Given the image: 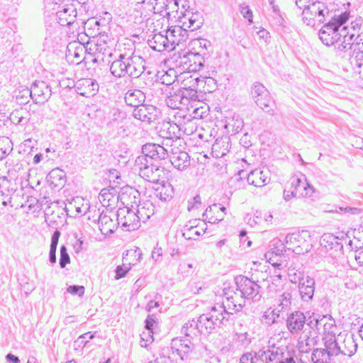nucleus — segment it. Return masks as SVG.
I'll use <instances>...</instances> for the list:
<instances>
[{"label": "nucleus", "instance_id": "nucleus-59", "mask_svg": "<svg viewBox=\"0 0 363 363\" xmlns=\"http://www.w3.org/2000/svg\"><path fill=\"white\" fill-rule=\"evenodd\" d=\"M306 180L303 181L300 178L296 177H293L291 179V187L294 188V191L295 192H296L298 194H299L300 191L301 190V189H299V186H302V187H303L304 186V184H306Z\"/></svg>", "mask_w": 363, "mask_h": 363}, {"label": "nucleus", "instance_id": "nucleus-30", "mask_svg": "<svg viewBox=\"0 0 363 363\" xmlns=\"http://www.w3.org/2000/svg\"><path fill=\"white\" fill-rule=\"evenodd\" d=\"M58 23L62 26H69L72 24L77 17V10L73 6H67L66 8L57 12Z\"/></svg>", "mask_w": 363, "mask_h": 363}, {"label": "nucleus", "instance_id": "nucleus-15", "mask_svg": "<svg viewBox=\"0 0 363 363\" xmlns=\"http://www.w3.org/2000/svg\"><path fill=\"white\" fill-rule=\"evenodd\" d=\"M307 320L303 313L299 311L291 313L286 319L288 330L292 335L298 334L303 330L305 324L307 325Z\"/></svg>", "mask_w": 363, "mask_h": 363}, {"label": "nucleus", "instance_id": "nucleus-34", "mask_svg": "<svg viewBox=\"0 0 363 363\" xmlns=\"http://www.w3.org/2000/svg\"><path fill=\"white\" fill-rule=\"evenodd\" d=\"M196 322L201 334L204 335L210 334L216 327H218V324H214V320L210 317L208 313L201 315Z\"/></svg>", "mask_w": 363, "mask_h": 363}, {"label": "nucleus", "instance_id": "nucleus-11", "mask_svg": "<svg viewBox=\"0 0 363 363\" xmlns=\"http://www.w3.org/2000/svg\"><path fill=\"white\" fill-rule=\"evenodd\" d=\"M320 242L330 257L337 258L342 255L343 245L338 237L330 233H325L322 235Z\"/></svg>", "mask_w": 363, "mask_h": 363}, {"label": "nucleus", "instance_id": "nucleus-21", "mask_svg": "<svg viewBox=\"0 0 363 363\" xmlns=\"http://www.w3.org/2000/svg\"><path fill=\"white\" fill-rule=\"evenodd\" d=\"M328 342V339H324L325 348H317L313 351L311 359L313 363H335V357L333 352H330Z\"/></svg>", "mask_w": 363, "mask_h": 363}, {"label": "nucleus", "instance_id": "nucleus-7", "mask_svg": "<svg viewBox=\"0 0 363 363\" xmlns=\"http://www.w3.org/2000/svg\"><path fill=\"white\" fill-rule=\"evenodd\" d=\"M329 349L333 352L335 357L339 355L351 357L355 354L357 350V343L352 335H339L336 338L330 336L328 339Z\"/></svg>", "mask_w": 363, "mask_h": 363}, {"label": "nucleus", "instance_id": "nucleus-18", "mask_svg": "<svg viewBox=\"0 0 363 363\" xmlns=\"http://www.w3.org/2000/svg\"><path fill=\"white\" fill-rule=\"evenodd\" d=\"M167 106L172 109H178L177 113H184L187 115L189 111V106H187L186 99H184L183 94H181L179 90L170 94L165 100Z\"/></svg>", "mask_w": 363, "mask_h": 363}, {"label": "nucleus", "instance_id": "nucleus-19", "mask_svg": "<svg viewBox=\"0 0 363 363\" xmlns=\"http://www.w3.org/2000/svg\"><path fill=\"white\" fill-rule=\"evenodd\" d=\"M147 43L153 50L157 52L173 50V46L169 43L167 33L163 35L161 33H158L150 35Z\"/></svg>", "mask_w": 363, "mask_h": 363}, {"label": "nucleus", "instance_id": "nucleus-51", "mask_svg": "<svg viewBox=\"0 0 363 363\" xmlns=\"http://www.w3.org/2000/svg\"><path fill=\"white\" fill-rule=\"evenodd\" d=\"M135 264V263L129 262L128 264H123V265L118 266L115 271L116 272L115 279L116 280H118V279L125 277V275L127 274V273L129 272V270L131 268L130 265L131 264L134 265Z\"/></svg>", "mask_w": 363, "mask_h": 363}, {"label": "nucleus", "instance_id": "nucleus-41", "mask_svg": "<svg viewBox=\"0 0 363 363\" xmlns=\"http://www.w3.org/2000/svg\"><path fill=\"white\" fill-rule=\"evenodd\" d=\"M174 190L170 184H164L157 189V197L162 201H170L173 197Z\"/></svg>", "mask_w": 363, "mask_h": 363}, {"label": "nucleus", "instance_id": "nucleus-31", "mask_svg": "<svg viewBox=\"0 0 363 363\" xmlns=\"http://www.w3.org/2000/svg\"><path fill=\"white\" fill-rule=\"evenodd\" d=\"M145 98V94L140 89H129L124 96L126 104L134 108L143 105Z\"/></svg>", "mask_w": 363, "mask_h": 363}, {"label": "nucleus", "instance_id": "nucleus-57", "mask_svg": "<svg viewBox=\"0 0 363 363\" xmlns=\"http://www.w3.org/2000/svg\"><path fill=\"white\" fill-rule=\"evenodd\" d=\"M291 296L289 292H284L279 298V306H281V309L287 308L291 305Z\"/></svg>", "mask_w": 363, "mask_h": 363}, {"label": "nucleus", "instance_id": "nucleus-29", "mask_svg": "<svg viewBox=\"0 0 363 363\" xmlns=\"http://www.w3.org/2000/svg\"><path fill=\"white\" fill-rule=\"evenodd\" d=\"M351 63L358 67L363 66V33L356 37L352 53L350 52Z\"/></svg>", "mask_w": 363, "mask_h": 363}, {"label": "nucleus", "instance_id": "nucleus-16", "mask_svg": "<svg viewBox=\"0 0 363 363\" xmlns=\"http://www.w3.org/2000/svg\"><path fill=\"white\" fill-rule=\"evenodd\" d=\"M194 348V341L187 337L176 338L172 340V349L174 350L173 353L176 352L182 360L186 359Z\"/></svg>", "mask_w": 363, "mask_h": 363}, {"label": "nucleus", "instance_id": "nucleus-43", "mask_svg": "<svg viewBox=\"0 0 363 363\" xmlns=\"http://www.w3.org/2000/svg\"><path fill=\"white\" fill-rule=\"evenodd\" d=\"M181 94H183L184 99L187 101V106H189V111L191 112V108H194V104L198 98L197 89H179Z\"/></svg>", "mask_w": 363, "mask_h": 363}, {"label": "nucleus", "instance_id": "nucleus-54", "mask_svg": "<svg viewBox=\"0 0 363 363\" xmlns=\"http://www.w3.org/2000/svg\"><path fill=\"white\" fill-rule=\"evenodd\" d=\"M191 61H194V67H196V71H199L204 66V59L199 53L189 52Z\"/></svg>", "mask_w": 363, "mask_h": 363}, {"label": "nucleus", "instance_id": "nucleus-14", "mask_svg": "<svg viewBox=\"0 0 363 363\" xmlns=\"http://www.w3.org/2000/svg\"><path fill=\"white\" fill-rule=\"evenodd\" d=\"M30 94L36 103L43 104L50 99L51 89L45 82L35 81L31 86Z\"/></svg>", "mask_w": 363, "mask_h": 363}, {"label": "nucleus", "instance_id": "nucleus-28", "mask_svg": "<svg viewBox=\"0 0 363 363\" xmlns=\"http://www.w3.org/2000/svg\"><path fill=\"white\" fill-rule=\"evenodd\" d=\"M315 280L306 276V280L298 284V291L302 301L308 302L312 300L314 295Z\"/></svg>", "mask_w": 363, "mask_h": 363}, {"label": "nucleus", "instance_id": "nucleus-4", "mask_svg": "<svg viewBox=\"0 0 363 363\" xmlns=\"http://www.w3.org/2000/svg\"><path fill=\"white\" fill-rule=\"evenodd\" d=\"M319 37L323 44L328 46L335 45L338 51L347 52L354 49L357 36L350 34L345 26L338 30L335 26L330 24L323 26L319 31Z\"/></svg>", "mask_w": 363, "mask_h": 363}, {"label": "nucleus", "instance_id": "nucleus-3", "mask_svg": "<svg viewBox=\"0 0 363 363\" xmlns=\"http://www.w3.org/2000/svg\"><path fill=\"white\" fill-rule=\"evenodd\" d=\"M145 69V60L140 55L131 52L120 53L110 66V72L117 78L130 77L138 78Z\"/></svg>", "mask_w": 363, "mask_h": 363}, {"label": "nucleus", "instance_id": "nucleus-26", "mask_svg": "<svg viewBox=\"0 0 363 363\" xmlns=\"http://www.w3.org/2000/svg\"><path fill=\"white\" fill-rule=\"evenodd\" d=\"M282 354V349L276 347L274 345L264 347L257 353L259 359L264 363H269L274 360L279 359V356Z\"/></svg>", "mask_w": 363, "mask_h": 363}, {"label": "nucleus", "instance_id": "nucleus-47", "mask_svg": "<svg viewBox=\"0 0 363 363\" xmlns=\"http://www.w3.org/2000/svg\"><path fill=\"white\" fill-rule=\"evenodd\" d=\"M269 91L266 89V87L259 82L254 83L253 86L251 89V94L256 102V99L262 98L264 96H267L269 94Z\"/></svg>", "mask_w": 363, "mask_h": 363}, {"label": "nucleus", "instance_id": "nucleus-38", "mask_svg": "<svg viewBox=\"0 0 363 363\" xmlns=\"http://www.w3.org/2000/svg\"><path fill=\"white\" fill-rule=\"evenodd\" d=\"M28 111L23 108L16 109L10 114V121L16 125H25L28 123L29 118Z\"/></svg>", "mask_w": 363, "mask_h": 363}, {"label": "nucleus", "instance_id": "nucleus-27", "mask_svg": "<svg viewBox=\"0 0 363 363\" xmlns=\"http://www.w3.org/2000/svg\"><path fill=\"white\" fill-rule=\"evenodd\" d=\"M140 194L135 188L127 186L122 189L120 192V200L125 205H130L133 208V205H138L140 202Z\"/></svg>", "mask_w": 363, "mask_h": 363}, {"label": "nucleus", "instance_id": "nucleus-61", "mask_svg": "<svg viewBox=\"0 0 363 363\" xmlns=\"http://www.w3.org/2000/svg\"><path fill=\"white\" fill-rule=\"evenodd\" d=\"M225 143L223 140H218L216 142L212 147L213 152H215L216 157H221L226 154L227 148H224L223 150H220V146L221 144Z\"/></svg>", "mask_w": 363, "mask_h": 363}, {"label": "nucleus", "instance_id": "nucleus-35", "mask_svg": "<svg viewBox=\"0 0 363 363\" xmlns=\"http://www.w3.org/2000/svg\"><path fill=\"white\" fill-rule=\"evenodd\" d=\"M322 333L325 336L324 339H330V336L335 337V320L330 315H324Z\"/></svg>", "mask_w": 363, "mask_h": 363}, {"label": "nucleus", "instance_id": "nucleus-32", "mask_svg": "<svg viewBox=\"0 0 363 363\" xmlns=\"http://www.w3.org/2000/svg\"><path fill=\"white\" fill-rule=\"evenodd\" d=\"M181 333L187 337L189 340L194 341L195 342L199 340V337L201 334L199 329V325L195 320H189L182 327Z\"/></svg>", "mask_w": 363, "mask_h": 363}, {"label": "nucleus", "instance_id": "nucleus-45", "mask_svg": "<svg viewBox=\"0 0 363 363\" xmlns=\"http://www.w3.org/2000/svg\"><path fill=\"white\" fill-rule=\"evenodd\" d=\"M60 236V232L57 230H56L51 238V243H50V252H49V261L54 264L56 262V250L59 241V238Z\"/></svg>", "mask_w": 363, "mask_h": 363}, {"label": "nucleus", "instance_id": "nucleus-63", "mask_svg": "<svg viewBox=\"0 0 363 363\" xmlns=\"http://www.w3.org/2000/svg\"><path fill=\"white\" fill-rule=\"evenodd\" d=\"M259 359L257 353L247 352L240 357V363H254V359Z\"/></svg>", "mask_w": 363, "mask_h": 363}, {"label": "nucleus", "instance_id": "nucleus-33", "mask_svg": "<svg viewBox=\"0 0 363 363\" xmlns=\"http://www.w3.org/2000/svg\"><path fill=\"white\" fill-rule=\"evenodd\" d=\"M136 213L140 222L145 223L155 213V206L150 201H145L137 206Z\"/></svg>", "mask_w": 363, "mask_h": 363}, {"label": "nucleus", "instance_id": "nucleus-50", "mask_svg": "<svg viewBox=\"0 0 363 363\" xmlns=\"http://www.w3.org/2000/svg\"><path fill=\"white\" fill-rule=\"evenodd\" d=\"M192 111L189 114V117L186 116V118H203L207 116L208 108L205 106H201L199 107H196L195 104H194V108H191Z\"/></svg>", "mask_w": 363, "mask_h": 363}, {"label": "nucleus", "instance_id": "nucleus-22", "mask_svg": "<svg viewBox=\"0 0 363 363\" xmlns=\"http://www.w3.org/2000/svg\"><path fill=\"white\" fill-rule=\"evenodd\" d=\"M156 108L152 105H140L134 108L133 116L141 121L150 123L156 119Z\"/></svg>", "mask_w": 363, "mask_h": 363}, {"label": "nucleus", "instance_id": "nucleus-5", "mask_svg": "<svg viewBox=\"0 0 363 363\" xmlns=\"http://www.w3.org/2000/svg\"><path fill=\"white\" fill-rule=\"evenodd\" d=\"M277 245V255L282 253L285 248L291 250L297 255L308 252L311 247V234L308 230H302L288 234L284 240V243L278 240L275 241Z\"/></svg>", "mask_w": 363, "mask_h": 363}, {"label": "nucleus", "instance_id": "nucleus-48", "mask_svg": "<svg viewBox=\"0 0 363 363\" xmlns=\"http://www.w3.org/2000/svg\"><path fill=\"white\" fill-rule=\"evenodd\" d=\"M288 276L289 281L293 284H300L302 281L306 280V277L303 272L293 269H289L288 270Z\"/></svg>", "mask_w": 363, "mask_h": 363}, {"label": "nucleus", "instance_id": "nucleus-23", "mask_svg": "<svg viewBox=\"0 0 363 363\" xmlns=\"http://www.w3.org/2000/svg\"><path fill=\"white\" fill-rule=\"evenodd\" d=\"M249 184L256 187H262L270 182L269 172L267 169H255L252 170L247 177Z\"/></svg>", "mask_w": 363, "mask_h": 363}, {"label": "nucleus", "instance_id": "nucleus-40", "mask_svg": "<svg viewBox=\"0 0 363 363\" xmlns=\"http://www.w3.org/2000/svg\"><path fill=\"white\" fill-rule=\"evenodd\" d=\"M182 79L181 86L182 89L198 88L199 82H200L199 77H194L190 73L184 72L182 75L179 76L177 81L179 82Z\"/></svg>", "mask_w": 363, "mask_h": 363}, {"label": "nucleus", "instance_id": "nucleus-60", "mask_svg": "<svg viewBox=\"0 0 363 363\" xmlns=\"http://www.w3.org/2000/svg\"><path fill=\"white\" fill-rule=\"evenodd\" d=\"M67 291L72 295H78L79 296H83L84 294V287L83 286H69L67 289Z\"/></svg>", "mask_w": 363, "mask_h": 363}, {"label": "nucleus", "instance_id": "nucleus-20", "mask_svg": "<svg viewBox=\"0 0 363 363\" xmlns=\"http://www.w3.org/2000/svg\"><path fill=\"white\" fill-rule=\"evenodd\" d=\"M180 22L182 23V27L191 31L199 29L203 24V18L201 13L198 11L192 12L187 11L180 18Z\"/></svg>", "mask_w": 363, "mask_h": 363}, {"label": "nucleus", "instance_id": "nucleus-9", "mask_svg": "<svg viewBox=\"0 0 363 363\" xmlns=\"http://www.w3.org/2000/svg\"><path fill=\"white\" fill-rule=\"evenodd\" d=\"M117 219L123 230L126 231L135 230L140 226V220L136 211L128 206L119 208L117 211Z\"/></svg>", "mask_w": 363, "mask_h": 363}, {"label": "nucleus", "instance_id": "nucleus-8", "mask_svg": "<svg viewBox=\"0 0 363 363\" xmlns=\"http://www.w3.org/2000/svg\"><path fill=\"white\" fill-rule=\"evenodd\" d=\"M331 12L328 6L323 2L312 1L311 5L303 11V21L307 25H314L315 21L323 23L325 16H330Z\"/></svg>", "mask_w": 363, "mask_h": 363}, {"label": "nucleus", "instance_id": "nucleus-37", "mask_svg": "<svg viewBox=\"0 0 363 363\" xmlns=\"http://www.w3.org/2000/svg\"><path fill=\"white\" fill-rule=\"evenodd\" d=\"M324 315H318L313 313L308 320L307 325L311 328V332L314 334H321L323 330Z\"/></svg>", "mask_w": 363, "mask_h": 363}, {"label": "nucleus", "instance_id": "nucleus-52", "mask_svg": "<svg viewBox=\"0 0 363 363\" xmlns=\"http://www.w3.org/2000/svg\"><path fill=\"white\" fill-rule=\"evenodd\" d=\"M140 346L142 347H147L154 340L152 330H147V332H143L140 335Z\"/></svg>", "mask_w": 363, "mask_h": 363}, {"label": "nucleus", "instance_id": "nucleus-46", "mask_svg": "<svg viewBox=\"0 0 363 363\" xmlns=\"http://www.w3.org/2000/svg\"><path fill=\"white\" fill-rule=\"evenodd\" d=\"M332 18L328 23L325 25L333 24L336 26V29L340 30V29L344 26L343 24L348 20L349 13L347 12L342 13L339 15H334L329 16Z\"/></svg>", "mask_w": 363, "mask_h": 363}, {"label": "nucleus", "instance_id": "nucleus-53", "mask_svg": "<svg viewBox=\"0 0 363 363\" xmlns=\"http://www.w3.org/2000/svg\"><path fill=\"white\" fill-rule=\"evenodd\" d=\"M176 78L177 79L179 77L175 74V71L174 69H170L162 76L161 80L162 84L171 85L174 82Z\"/></svg>", "mask_w": 363, "mask_h": 363}, {"label": "nucleus", "instance_id": "nucleus-24", "mask_svg": "<svg viewBox=\"0 0 363 363\" xmlns=\"http://www.w3.org/2000/svg\"><path fill=\"white\" fill-rule=\"evenodd\" d=\"M99 200L103 206L113 208L120 200V193L115 188H105L100 191Z\"/></svg>", "mask_w": 363, "mask_h": 363}, {"label": "nucleus", "instance_id": "nucleus-62", "mask_svg": "<svg viewBox=\"0 0 363 363\" xmlns=\"http://www.w3.org/2000/svg\"><path fill=\"white\" fill-rule=\"evenodd\" d=\"M314 193V189L308 183L306 182L298 194L303 197H311Z\"/></svg>", "mask_w": 363, "mask_h": 363}, {"label": "nucleus", "instance_id": "nucleus-64", "mask_svg": "<svg viewBox=\"0 0 363 363\" xmlns=\"http://www.w3.org/2000/svg\"><path fill=\"white\" fill-rule=\"evenodd\" d=\"M262 320L267 325H270L275 321L272 311H266L262 317Z\"/></svg>", "mask_w": 363, "mask_h": 363}, {"label": "nucleus", "instance_id": "nucleus-13", "mask_svg": "<svg viewBox=\"0 0 363 363\" xmlns=\"http://www.w3.org/2000/svg\"><path fill=\"white\" fill-rule=\"evenodd\" d=\"M99 227L102 234L110 235L114 233L115 230L119 225L117 219V213L102 212L99 218Z\"/></svg>", "mask_w": 363, "mask_h": 363}, {"label": "nucleus", "instance_id": "nucleus-49", "mask_svg": "<svg viewBox=\"0 0 363 363\" xmlns=\"http://www.w3.org/2000/svg\"><path fill=\"white\" fill-rule=\"evenodd\" d=\"M218 209H219L223 213H225V211H226L225 207H224V206L219 207L217 204H214L212 206H208L206 208L205 213H203V217L206 218V219H208V223H218V222L221 221L223 219V216H219V217L218 216L216 218H214V217L208 218V215H207V213L208 211H213V210L216 211Z\"/></svg>", "mask_w": 363, "mask_h": 363}, {"label": "nucleus", "instance_id": "nucleus-55", "mask_svg": "<svg viewBox=\"0 0 363 363\" xmlns=\"http://www.w3.org/2000/svg\"><path fill=\"white\" fill-rule=\"evenodd\" d=\"M70 262L69 255L67 252V247L65 245L60 247V266L61 268H65L67 264Z\"/></svg>", "mask_w": 363, "mask_h": 363}, {"label": "nucleus", "instance_id": "nucleus-2", "mask_svg": "<svg viewBox=\"0 0 363 363\" xmlns=\"http://www.w3.org/2000/svg\"><path fill=\"white\" fill-rule=\"evenodd\" d=\"M235 284L236 291L228 289L224 292L229 310L240 312L245 306L246 299H251L253 301L260 300V286L255 281L246 277L239 276L235 278Z\"/></svg>", "mask_w": 363, "mask_h": 363}, {"label": "nucleus", "instance_id": "nucleus-17", "mask_svg": "<svg viewBox=\"0 0 363 363\" xmlns=\"http://www.w3.org/2000/svg\"><path fill=\"white\" fill-rule=\"evenodd\" d=\"M75 89L78 94L89 98L98 92L99 84L95 80L89 78L81 79L77 81Z\"/></svg>", "mask_w": 363, "mask_h": 363}, {"label": "nucleus", "instance_id": "nucleus-42", "mask_svg": "<svg viewBox=\"0 0 363 363\" xmlns=\"http://www.w3.org/2000/svg\"><path fill=\"white\" fill-rule=\"evenodd\" d=\"M244 174H245V172L241 170L229 179L228 185V188L230 189V192L240 189L243 186L244 182L242 176H244Z\"/></svg>", "mask_w": 363, "mask_h": 363}, {"label": "nucleus", "instance_id": "nucleus-10", "mask_svg": "<svg viewBox=\"0 0 363 363\" xmlns=\"http://www.w3.org/2000/svg\"><path fill=\"white\" fill-rule=\"evenodd\" d=\"M147 157L148 156L144 154L143 156L138 157L135 162L139 167V174L141 177L150 182L158 181L160 177V172H162L158 167L147 164Z\"/></svg>", "mask_w": 363, "mask_h": 363}, {"label": "nucleus", "instance_id": "nucleus-58", "mask_svg": "<svg viewBox=\"0 0 363 363\" xmlns=\"http://www.w3.org/2000/svg\"><path fill=\"white\" fill-rule=\"evenodd\" d=\"M240 13L242 16L247 19L249 23H252V11L247 5L242 4L240 6Z\"/></svg>", "mask_w": 363, "mask_h": 363}, {"label": "nucleus", "instance_id": "nucleus-39", "mask_svg": "<svg viewBox=\"0 0 363 363\" xmlns=\"http://www.w3.org/2000/svg\"><path fill=\"white\" fill-rule=\"evenodd\" d=\"M206 229L199 228V225H184L182 229V235L186 240H196L206 232Z\"/></svg>", "mask_w": 363, "mask_h": 363}, {"label": "nucleus", "instance_id": "nucleus-36", "mask_svg": "<svg viewBox=\"0 0 363 363\" xmlns=\"http://www.w3.org/2000/svg\"><path fill=\"white\" fill-rule=\"evenodd\" d=\"M256 104L271 116L275 114V102L269 93L267 96L256 99Z\"/></svg>", "mask_w": 363, "mask_h": 363}, {"label": "nucleus", "instance_id": "nucleus-12", "mask_svg": "<svg viewBox=\"0 0 363 363\" xmlns=\"http://www.w3.org/2000/svg\"><path fill=\"white\" fill-rule=\"evenodd\" d=\"M234 313L235 312L233 310L228 309L226 300L222 304H216L213 306L208 314L214 320V324H218V327L220 328L223 325L225 326L228 323L230 315Z\"/></svg>", "mask_w": 363, "mask_h": 363}, {"label": "nucleus", "instance_id": "nucleus-25", "mask_svg": "<svg viewBox=\"0 0 363 363\" xmlns=\"http://www.w3.org/2000/svg\"><path fill=\"white\" fill-rule=\"evenodd\" d=\"M166 33L169 40V43L173 46V50L175 48V45H179V44L183 43L188 38L186 28L180 26H172Z\"/></svg>", "mask_w": 363, "mask_h": 363}, {"label": "nucleus", "instance_id": "nucleus-56", "mask_svg": "<svg viewBox=\"0 0 363 363\" xmlns=\"http://www.w3.org/2000/svg\"><path fill=\"white\" fill-rule=\"evenodd\" d=\"M236 341L242 346H247L251 343V338L247 332L236 333Z\"/></svg>", "mask_w": 363, "mask_h": 363}, {"label": "nucleus", "instance_id": "nucleus-44", "mask_svg": "<svg viewBox=\"0 0 363 363\" xmlns=\"http://www.w3.org/2000/svg\"><path fill=\"white\" fill-rule=\"evenodd\" d=\"M191 59L189 56V52L183 56H180L179 60L176 61L177 66L179 67L184 72L188 70L187 72L190 73L192 71H196V67H194L191 63Z\"/></svg>", "mask_w": 363, "mask_h": 363}, {"label": "nucleus", "instance_id": "nucleus-1", "mask_svg": "<svg viewBox=\"0 0 363 363\" xmlns=\"http://www.w3.org/2000/svg\"><path fill=\"white\" fill-rule=\"evenodd\" d=\"M181 141L164 139L161 145L147 143L142 147V152L153 160H164L169 157L172 164L182 171L190 166V157L184 150Z\"/></svg>", "mask_w": 363, "mask_h": 363}, {"label": "nucleus", "instance_id": "nucleus-6", "mask_svg": "<svg viewBox=\"0 0 363 363\" xmlns=\"http://www.w3.org/2000/svg\"><path fill=\"white\" fill-rule=\"evenodd\" d=\"M174 120L163 124L161 134L165 139L180 141L182 135H191L194 133L191 120L186 118L184 113H175Z\"/></svg>", "mask_w": 363, "mask_h": 363}]
</instances>
